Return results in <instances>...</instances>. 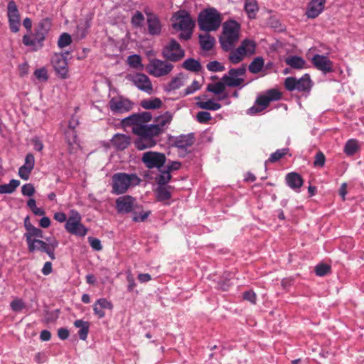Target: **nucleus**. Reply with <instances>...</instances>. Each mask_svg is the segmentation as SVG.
<instances>
[{
  "mask_svg": "<svg viewBox=\"0 0 364 364\" xmlns=\"http://www.w3.org/2000/svg\"><path fill=\"white\" fill-rule=\"evenodd\" d=\"M240 24L235 20H228L223 24V32L219 38L221 48L225 51L231 50L240 38Z\"/></svg>",
  "mask_w": 364,
  "mask_h": 364,
  "instance_id": "2",
  "label": "nucleus"
},
{
  "mask_svg": "<svg viewBox=\"0 0 364 364\" xmlns=\"http://www.w3.org/2000/svg\"><path fill=\"white\" fill-rule=\"evenodd\" d=\"M33 246L35 247V251L40 250L41 252H44L48 254V255L52 260H54L55 259V254H53L50 251L48 243L45 242L44 241L41 240L34 241Z\"/></svg>",
  "mask_w": 364,
  "mask_h": 364,
  "instance_id": "40",
  "label": "nucleus"
},
{
  "mask_svg": "<svg viewBox=\"0 0 364 364\" xmlns=\"http://www.w3.org/2000/svg\"><path fill=\"white\" fill-rule=\"evenodd\" d=\"M246 73V67L245 65L238 68H231L228 73L222 77L228 87H235L241 85L244 82V78Z\"/></svg>",
  "mask_w": 364,
  "mask_h": 364,
  "instance_id": "12",
  "label": "nucleus"
},
{
  "mask_svg": "<svg viewBox=\"0 0 364 364\" xmlns=\"http://www.w3.org/2000/svg\"><path fill=\"white\" fill-rule=\"evenodd\" d=\"M74 326L80 328L78 336L81 340L85 341L87 338L89 332V323L82 320H76L74 322Z\"/></svg>",
  "mask_w": 364,
  "mask_h": 364,
  "instance_id": "34",
  "label": "nucleus"
},
{
  "mask_svg": "<svg viewBox=\"0 0 364 364\" xmlns=\"http://www.w3.org/2000/svg\"><path fill=\"white\" fill-rule=\"evenodd\" d=\"M109 107L114 112L122 113L129 111L132 107V104L128 100L112 98L109 101Z\"/></svg>",
  "mask_w": 364,
  "mask_h": 364,
  "instance_id": "19",
  "label": "nucleus"
},
{
  "mask_svg": "<svg viewBox=\"0 0 364 364\" xmlns=\"http://www.w3.org/2000/svg\"><path fill=\"white\" fill-rule=\"evenodd\" d=\"M331 272V267L327 264H318L315 267V272L317 276L323 277Z\"/></svg>",
  "mask_w": 364,
  "mask_h": 364,
  "instance_id": "45",
  "label": "nucleus"
},
{
  "mask_svg": "<svg viewBox=\"0 0 364 364\" xmlns=\"http://www.w3.org/2000/svg\"><path fill=\"white\" fill-rule=\"evenodd\" d=\"M88 240L90 246L95 250L100 251L102 250V246L99 239L90 237L88 238Z\"/></svg>",
  "mask_w": 364,
  "mask_h": 364,
  "instance_id": "60",
  "label": "nucleus"
},
{
  "mask_svg": "<svg viewBox=\"0 0 364 364\" xmlns=\"http://www.w3.org/2000/svg\"><path fill=\"white\" fill-rule=\"evenodd\" d=\"M285 179L287 185L294 190L299 189L304 183L302 177L296 172L289 173Z\"/></svg>",
  "mask_w": 364,
  "mask_h": 364,
  "instance_id": "26",
  "label": "nucleus"
},
{
  "mask_svg": "<svg viewBox=\"0 0 364 364\" xmlns=\"http://www.w3.org/2000/svg\"><path fill=\"white\" fill-rule=\"evenodd\" d=\"M50 26L51 23L48 19H43L41 22H39L36 28L42 31L43 33H47L50 28Z\"/></svg>",
  "mask_w": 364,
  "mask_h": 364,
  "instance_id": "53",
  "label": "nucleus"
},
{
  "mask_svg": "<svg viewBox=\"0 0 364 364\" xmlns=\"http://www.w3.org/2000/svg\"><path fill=\"white\" fill-rule=\"evenodd\" d=\"M200 88V85L198 81L193 80L190 86L186 87L184 90V95H188L193 94L196 91L198 90Z\"/></svg>",
  "mask_w": 364,
  "mask_h": 364,
  "instance_id": "54",
  "label": "nucleus"
},
{
  "mask_svg": "<svg viewBox=\"0 0 364 364\" xmlns=\"http://www.w3.org/2000/svg\"><path fill=\"white\" fill-rule=\"evenodd\" d=\"M140 105L145 109H157L161 107L163 103L159 98L154 97L143 100Z\"/></svg>",
  "mask_w": 364,
  "mask_h": 364,
  "instance_id": "33",
  "label": "nucleus"
},
{
  "mask_svg": "<svg viewBox=\"0 0 364 364\" xmlns=\"http://www.w3.org/2000/svg\"><path fill=\"white\" fill-rule=\"evenodd\" d=\"M35 159L34 156L32 154H28L25 158V164L24 166L28 167V168H31L33 170L34 167Z\"/></svg>",
  "mask_w": 364,
  "mask_h": 364,
  "instance_id": "62",
  "label": "nucleus"
},
{
  "mask_svg": "<svg viewBox=\"0 0 364 364\" xmlns=\"http://www.w3.org/2000/svg\"><path fill=\"white\" fill-rule=\"evenodd\" d=\"M173 115L169 112H166L164 114L159 116L155 119V124H151L157 127L159 130V135L164 132V127L169 124L172 121Z\"/></svg>",
  "mask_w": 364,
  "mask_h": 364,
  "instance_id": "27",
  "label": "nucleus"
},
{
  "mask_svg": "<svg viewBox=\"0 0 364 364\" xmlns=\"http://www.w3.org/2000/svg\"><path fill=\"white\" fill-rule=\"evenodd\" d=\"M19 185L18 180L12 179L8 184L0 185V193H12Z\"/></svg>",
  "mask_w": 364,
  "mask_h": 364,
  "instance_id": "39",
  "label": "nucleus"
},
{
  "mask_svg": "<svg viewBox=\"0 0 364 364\" xmlns=\"http://www.w3.org/2000/svg\"><path fill=\"white\" fill-rule=\"evenodd\" d=\"M225 86L227 85H225V82L221 80V81L216 83L208 84L207 86V90L214 93L215 95H220L225 91Z\"/></svg>",
  "mask_w": 364,
  "mask_h": 364,
  "instance_id": "41",
  "label": "nucleus"
},
{
  "mask_svg": "<svg viewBox=\"0 0 364 364\" xmlns=\"http://www.w3.org/2000/svg\"><path fill=\"white\" fill-rule=\"evenodd\" d=\"M269 100L266 95H259L256 99L255 105L251 107L247 110V113L250 114H255L261 112L269 106Z\"/></svg>",
  "mask_w": 364,
  "mask_h": 364,
  "instance_id": "25",
  "label": "nucleus"
},
{
  "mask_svg": "<svg viewBox=\"0 0 364 364\" xmlns=\"http://www.w3.org/2000/svg\"><path fill=\"white\" fill-rule=\"evenodd\" d=\"M326 158L324 154L321 151H318L315 156V160L314 165L315 166L322 167L324 166Z\"/></svg>",
  "mask_w": 364,
  "mask_h": 364,
  "instance_id": "56",
  "label": "nucleus"
},
{
  "mask_svg": "<svg viewBox=\"0 0 364 364\" xmlns=\"http://www.w3.org/2000/svg\"><path fill=\"white\" fill-rule=\"evenodd\" d=\"M32 169L24 166L23 165L19 168L18 175L23 180H28Z\"/></svg>",
  "mask_w": 364,
  "mask_h": 364,
  "instance_id": "59",
  "label": "nucleus"
},
{
  "mask_svg": "<svg viewBox=\"0 0 364 364\" xmlns=\"http://www.w3.org/2000/svg\"><path fill=\"white\" fill-rule=\"evenodd\" d=\"M173 23L172 26L174 29L181 31H192L194 26V21L190 14L185 10H180L176 12L173 16Z\"/></svg>",
  "mask_w": 364,
  "mask_h": 364,
  "instance_id": "9",
  "label": "nucleus"
},
{
  "mask_svg": "<svg viewBox=\"0 0 364 364\" xmlns=\"http://www.w3.org/2000/svg\"><path fill=\"white\" fill-rule=\"evenodd\" d=\"M81 215L77 210H70L65 223L66 230L73 235L84 237L87 234V230L81 223Z\"/></svg>",
  "mask_w": 364,
  "mask_h": 364,
  "instance_id": "6",
  "label": "nucleus"
},
{
  "mask_svg": "<svg viewBox=\"0 0 364 364\" xmlns=\"http://www.w3.org/2000/svg\"><path fill=\"white\" fill-rule=\"evenodd\" d=\"M196 119L199 123L207 124L211 119V115L208 112L201 111L197 113Z\"/></svg>",
  "mask_w": 364,
  "mask_h": 364,
  "instance_id": "50",
  "label": "nucleus"
},
{
  "mask_svg": "<svg viewBox=\"0 0 364 364\" xmlns=\"http://www.w3.org/2000/svg\"><path fill=\"white\" fill-rule=\"evenodd\" d=\"M11 308L14 311H20L24 308V304L21 299H14L11 302Z\"/></svg>",
  "mask_w": 364,
  "mask_h": 364,
  "instance_id": "57",
  "label": "nucleus"
},
{
  "mask_svg": "<svg viewBox=\"0 0 364 364\" xmlns=\"http://www.w3.org/2000/svg\"><path fill=\"white\" fill-rule=\"evenodd\" d=\"M313 65L324 74L333 71V64L330 59L323 55L316 54L311 59Z\"/></svg>",
  "mask_w": 364,
  "mask_h": 364,
  "instance_id": "16",
  "label": "nucleus"
},
{
  "mask_svg": "<svg viewBox=\"0 0 364 364\" xmlns=\"http://www.w3.org/2000/svg\"><path fill=\"white\" fill-rule=\"evenodd\" d=\"M197 105L198 107L207 110L216 111L221 108V105L220 103L215 102L212 100H208L204 102H199L197 103Z\"/></svg>",
  "mask_w": 364,
  "mask_h": 364,
  "instance_id": "42",
  "label": "nucleus"
},
{
  "mask_svg": "<svg viewBox=\"0 0 364 364\" xmlns=\"http://www.w3.org/2000/svg\"><path fill=\"white\" fill-rule=\"evenodd\" d=\"M326 0H311L308 6L306 14L308 18H315L323 10Z\"/></svg>",
  "mask_w": 364,
  "mask_h": 364,
  "instance_id": "21",
  "label": "nucleus"
},
{
  "mask_svg": "<svg viewBox=\"0 0 364 364\" xmlns=\"http://www.w3.org/2000/svg\"><path fill=\"white\" fill-rule=\"evenodd\" d=\"M113 309V304L105 298H101L97 299L93 305V311L95 315L99 318H102L105 316L104 309L112 310Z\"/></svg>",
  "mask_w": 364,
  "mask_h": 364,
  "instance_id": "22",
  "label": "nucleus"
},
{
  "mask_svg": "<svg viewBox=\"0 0 364 364\" xmlns=\"http://www.w3.org/2000/svg\"><path fill=\"white\" fill-rule=\"evenodd\" d=\"M264 65V59L262 57H257L250 63L248 70L252 74H257L262 70Z\"/></svg>",
  "mask_w": 364,
  "mask_h": 364,
  "instance_id": "37",
  "label": "nucleus"
},
{
  "mask_svg": "<svg viewBox=\"0 0 364 364\" xmlns=\"http://www.w3.org/2000/svg\"><path fill=\"white\" fill-rule=\"evenodd\" d=\"M285 63L291 68L297 70L304 68L306 65V61L301 57L297 55H291L287 58Z\"/></svg>",
  "mask_w": 364,
  "mask_h": 364,
  "instance_id": "29",
  "label": "nucleus"
},
{
  "mask_svg": "<svg viewBox=\"0 0 364 364\" xmlns=\"http://www.w3.org/2000/svg\"><path fill=\"white\" fill-rule=\"evenodd\" d=\"M162 55L167 60L178 62L184 57L185 52L175 39H171L164 48Z\"/></svg>",
  "mask_w": 364,
  "mask_h": 364,
  "instance_id": "10",
  "label": "nucleus"
},
{
  "mask_svg": "<svg viewBox=\"0 0 364 364\" xmlns=\"http://www.w3.org/2000/svg\"><path fill=\"white\" fill-rule=\"evenodd\" d=\"M244 299L250 301L252 304L256 303L257 296L255 293L252 291H247L243 294Z\"/></svg>",
  "mask_w": 364,
  "mask_h": 364,
  "instance_id": "63",
  "label": "nucleus"
},
{
  "mask_svg": "<svg viewBox=\"0 0 364 364\" xmlns=\"http://www.w3.org/2000/svg\"><path fill=\"white\" fill-rule=\"evenodd\" d=\"M183 85V75L182 73L178 74L176 77H173L172 80L168 84V90H175L180 88Z\"/></svg>",
  "mask_w": 364,
  "mask_h": 364,
  "instance_id": "43",
  "label": "nucleus"
},
{
  "mask_svg": "<svg viewBox=\"0 0 364 364\" xmlns=\"http://www.w3.org/2000/svg\"><path fill=\"white\" fill-rule=\"evenodd\" d=\"M127 62L128 64L134 68H138L142 66L141 59L139 55H132L129 56Z\"/></svg>",
  "mask_w": 364,
  "mask_h": 364,
  "instance_id": "47",
  "label": "nucleus"
},
{
  "mask_svg": "<svg viewBox=\"0 0 364 364\" xmlns=\"http://www.w3.org/2000/svg\"><path fill=\"white\" fill-rule=\"evenodd\" d=\"M36 77L40 80L46 81L48 80L47 70L45 68H40L34 72Z\"/></svg>",
  "mask_w": 364,
  "mask_h": 364,
  "instance_id": "61",
  "label": "nucleus"
},
{
  "mask_svg": "<svg viewBox=\"0 0 364 364\" xmlns=\"http://www.w3.org/2000/svg\"><path fill=\"white\" fill-rule=\"evenodd\" d=\"M195 142L194 134L190 133L188 134H183L176 137L173 140L174 146L181 149H186L191 146Z\"/></svg>",
  "mask_w": 364,
  "mask_h": 364,
  "instance_id": "23",
  "label": "nucleus"
},
{
  "mask_svg": "<svg viewBox=\"0 0 364 364\" xmlns=\"http://www.w3.org/2000/svg\"><path fill=\"white\" fill-rule=\"evenodd\" d=\"M21 192L23 196H31L35 193L34 186L31 183H26L22 186Z\"/></svg>",
  "mask_w": 364,
  "mask_h": 364,
  "instance_id": "55",
  "label": "nucleus"
},
{
  "mask_svg": "<svg viewBox=\"0 0 364 364\" xmlns=\"http://www.w3.org/2000/svg\"><path fill=\"white\" fill-rule=\"evenodd\" d=\"M159 129L151 125L136 127L134 129V134L138 137L134 141V146L138 150H144L154 146L159 136Z\"/></svg>",
  "mask_w": 364,
  "mask_h": 364,
  "instance_id": "1",
  "label": "nucleus"
},
{
  "mask_svg": "<svg viewBox=\"0 0 364 364\" xmlns=\"http://www.w3.org/2000/svg\"><path fill=\"white\" fill-rule=\"evenodd\" d=\"M201 48L204 50H210L215 44V39L208 33L199 36Z\"/></svg>",
  "mask_w": 364,
  "mask_h": 364,
  "instance_id": "32",
  "label": "nucleus"
},
{
  "mask_svg": "<svg viewBox=\"0 0 364 364\" xmlns=\"http://www.w3.org/2000/svg\"><path fill=\"white\" fill-rule=\"evenodd\" d=\"M266 95L267 98H269L270 102L272 101L279 100L282 98V93L276 89H271L267 90Z\"/></svg>",
  "mask_w": 364,
  "mask_h": 364,
  "instance_id": "51",
  "label": "nucleus"
},
{
  "mask_svg": "<svg viewBox=\"0 0 364 364\" xmlns=\"http://www.w3.org/2000/svg\"><path fill=\"white\" fill-rule=\"evenodd\" d=\"M149 215H150L149 211L143 212V213H140L139 215L135 214L134 216L133 217V220L134 222H143L148 218V216Z\"/></svg>",
  "mask_w": 364,
  "mask_h": 364,
  "instance_id": "64",
  "label": "nucleus"
},
{
  "mask_svg": "<svg viewBox=\"0 0 364 364\" xmlns=\"http://www.w3.org/2000/svg\"><path fill=\"white\" fill-rule=\"evenodd\" d=\"M173 69V64L156 58L150 60L146 66L147 72L156 77L167 75Z\"/></svg>",
  "mask_w": 364,
  "mask_h": 364,
  "instance_id": "8",
  "label": "nucleus"
},
{
  "mask_svg": "<svg viewBox=\"0 0 364 364\" xmlns=\"http://www.w3.org/2000/svg\"><path fill=\"white\" fill-rule=\"evenodd\" d=\"M160 173L155 177V181L158 184L159 186H166V185L171 180L172 176L171 174L165 170L159 169Z\"/></svg>",
  "mask_w": 364,
  "mask_h": 364,
  "instance_id": "38",
  "label": "nucleus"
},
{
  "mask_svg": "<svg viewBox=\"0 0 364 364\" xmlns=\"http://www.w3.org/2000/svg\"><path fill=\"white\" fill-rule=\"evenodd\" d=\"M255 48L256 44L253 41L245 39L237 48L230 50L228 58L232 63H239L246 55L254 54Z\"/></svg>",
  "mask_w": 364,
  "mask_h": 364,
  "instance_id": "5",
  "label": "nucleus"
},
{
  "mask_svg": "<svg viewBox=\"0 0 364 364\" xmlns=\"http://www.w3.org/2000/svg\"><path fill=\"white\" fill-rule=\"evenodd\" d=\"M181 168V163L177 161H170L166 166V170L170 173L173 171H178Z\"/></svg>",
  "mask_w": 364,
  "mask_h": 364,
  "instance_id": "58",
  "label": "nucleus"
},
{
  "mask_svg": "<svg viewBox=\"0 0 364 364\" xmlns=\"http://www.w3.org/2000/svg\"><path fill=\"white\" fill-rule=\"evenodd\" d=\"M207 68L209 71L211 72H220L225 70L224 65H223L218 61L214 60L211 61L207 65Z\"/></svg>",
  "mask_w": 364,
  "mask_h": 364,
  "instance_id": "49",
  "label": "nucleus"
},
{
  "mask_svg": "<svg viewBox=\"0 0 364 364\" xmlns=\"http://www.w3.org/2000/svg\"><path fill=\"white\" fill-rule=\"evenodd\" d=\"M112 144L118 150H124L130 144V137L125 134H117L112 139Z\"/></svg>",
  "mask_w": 364,
  "mask_h": 364,
  "instance_id": "28",
  "label": "nucleus"
},
{
  "mask_svg": "<svg viewBox=\"0 0 364 364\" xmlns=\"http://www.w3.org/2000/svg\"><path fill=\"white\" fill-rule=\"evenodd\" d=\"M7 9L10 29L16 33L20 27V15L16 3L14 1H9Z\"/></svg>",
  "mask_w": 364,
  "mask_h": 364,
  "instance_id": "15",
  "label": "nucleus"
},
{
  "mask_svg": "<svg viewBox=\"0 0 364 364\" xmlns=\"http://www.w3.org/2000/svg\"><path fill=\"white\" fill-rule=\"evenodd\" d=\"M144 17L141 12L136 11L132 16L131 22L135 27H141L142 26Z\"/></svg>",
  "mask_w": 364,
  "mask_h": 364,
  "instance_id": "48",
  "label": "nucleus"
},
{
  "mask_svg": "<svg viewBox=\"0 0 364 364\" xmlns=\"http://www.w3.org/2000/svg\"><path fill=\"white\" fill-rule=\"evenodd\" d=\"M289 149H277L275 152L272 153L269 158L268 159L267 162L275 163L278 161L279 159L283 158L285 155L288 154Z\"/></svg>",
  "mask_w": 364,
  "mask_h": 364,
  "instance_id": "44",
  "label": "nucleus"
},
{
  "mask_svg": "<svg viewBox=\"0 0 364 364\" xmlns=\"http://www.w3.org/2000/svg\"><path fill=\"white\" fill-rule=\"evenodd\" d=\"M141 161L149 169H160L165 164L166 157L163 153L149 151L143 154Z\"/></svg>",
  "mask_w": 364,
  "mask_h": 364,
  "instance_id": "11",
  "label": "nucleus"
},
{
  "mask_svg": "<svg viewBox=\"0 0 364 364\" xmlns=\"http://www.w3.org/2000/svg\"><path fill=\"white\" fill-rule=\"evenodd\" d=\"M284 87L287 90L292 92H309L312 87V82L308 74H305L299 79L294 77H288L284 80Z\"/></svg>",
  "mask_w": 364,
  "mask_h": 364,
  "instance_id": "7",
  "label": "nucleus"
},
{
  "mask_svg": "<svg viewBox=\"0 0 364 364\" xmlns=\"http://www.w3.org/2000/svg\"><path fill=\"white\" fill-rule=\"evenodd\" d=\"M65 137L68 144L71 146L77 142V134L75 130H68L65 132Z\"/></svg>",
  "mask_w": 364,
  "mask_h": 364,
  "instance_id": "52",
  "label": "nucleus"
},
{
  "mask_svg": "<svg viewBox=\"0 0 364 364\" xmlns=\"http://www.w3.org/2000/svg\"><path fill=\"white\" fill-rule=\"evenodd\" d=\"M244 8L250 18H255L259 11V6L256 0H245Z\"/></svg>",
  "mask_w": 364,
  "mask_h": 364,
  "instance_id": "31",
  "label": "nucleus"
},
{
  "mask_svg": "<svg viewBox=\"0 0 364 364\" xmlns=\"http://www.w3.org/2000/svg\"><path fill=\"white\" fill-rule=\"evenodd\" d=\"M135 198L127 195L119 197L116 200V208L119 213H128L132 212L136 207Z\"/></svg>",
  "mask_w": 364,
  "mask_h": 364,
  "instance_id": "17",
  "label": "nucleus"
},
{
  "mask_svg": "<svg viewBox=\"0 0 364 364\" xmlns=\"http://www.w3.org/2000/svg\"><path fill=\"white\" fill-rule=\"evenodd\" d=\"M173 188L171 186H158L156 189V199L158 201L164 202L165 200H168L171 198V193L170 192V189Z\"/></svg>",
  "mask_w": 364,
  "mask_h": 364,
  "instance_id": "30",
  "label": "nucleus"
},
{
  "mask_svg": "<svg viewBox=\"0 0 364 364\" xmlns=\"http://www.w3.org/2000/svg\"><path fill=\"white\" fill-rule=\"evenodd\" d=\"M359 150L358 141L355 139L348 140L344 146V152L347 156H353Z\"/></svg>",
  "mask_w": 364,
  "mask_h": 364,
  "instance_id": "35",
  "label": "nucleus"
},
{
  "mask_svg": "<svg viewBox=\"0 0 364 364\" xmlns=\"http://www.w3.org/2000/svg\"><path fill=\"white\" fill-rule=\"evenodd\" d=\"M182 67L191 72L198 73L201 70V65L199 61L193 58L186 59L182 64Z\"/></svg>",
  "mask_w": 364,
  "mask_h": 364,
  "instance_id": "36",
  "label": "nucleus"
},
{
  "mask_svg": "<svg viewBox=\"0 0 364 364\" xmlns=\"http://www.w3.org/2000/svg\"><path fill=\"white\" fill-rule=\"evenodd\" d=\"M71 43L72 38L70 35L67 33H63L59 37V39L58 41V46L59 48H63L70 45Z\"/></svg>",
  "mask_w": 364,
  "mask_h": 364,
  "instance_id": "46",
  "label": "nucleus"
},
{
  "mask_svg": "<svg viewBox=\"0 0 364 364\" xmlns=\"http://www.w3.org/2000/svg\"><path fill=\"white\" fill-rule=\"evenodd\" d=\"M222 15L215 8L203 10L198 16V25L201 31L205 32L217 31L222 23Z\"/></svg>",
  "mask_w": 364,
  "mask_h": 364,
  "instance_id": "3",
  "label": "nucleus"
},
{
  "mask_svg": "<svg viewBox=\"0 0 364 364\" xmlns=\"http://www.w3.org/2000/svg\"><path fill=\"white\" fill-rule=\"evenodd\" d=\"M24 237H26V242L28 245V251L33 252L35 251V247L33 246L34 241L38 240V239H35L33 237L42 238L43 237V231L36 228L35 226L31 228L24 234Z\"/></svg>",
  "mask_w": 364,
  "mask_h": 364,
  "instance_id": "20",
  "label": "nucleus"
},
{
  "mask_svg": "<svg viewBox=\"0 0 364 364\" xmlns=\"http://www.w3.org/2000/svg\"><path fill=\"white\" fill-rule=\"evenodd\" d=\"M132 82L141 90L151 93L153 90L149 78L144 74L137 73L132 77Z\"/></svg>",
  "mask_w": 364,
  "mask_h": 364,
  "instance_id": "18",
  "label": "nucleus"
},
{
  "mask_svg": "<svg viewBox=\"0 0 364 364\" xmlns=\"http://www.w3.org/2000/svg\"><path fill=\"white\" fill-rule=\"evenodd\" d=\"M147 26L148 32L150 35H160L162 26L158 16L152 14H149L147 17Z\"/></svg>",
  "mask_w": 364,
  "mask_h": 364,
  "instance_id": "24",
  "label": "nucleus"
},
{
  "mask_svg": "<svg viewBox=\"0 0 364 364\" xmlns=\"http://www.w3.org/2000/svg\"><path fill=\"white\" fill-rule=\"evenodd\" d=\"M51 62L56 73L62 79L68 77V67L65 56L62 54H55L52 58Z\"/></svg>",
  "mask_w": 364,
  "mask_h": 364,
  "instance_id": "14",
  "label": "nucleus"
},
{
  "mask_svg": "<svg viewBox=\"0 0 364 364\" xmlns=\"http://www.w3.org/2000/svg\"><path fill=\"white\" fill-rule=\"evenodd\" d=\"M112 193L117 195L124 193L130 186L139 185L141 179L135 173H117L112 177Z\"/></svg>",
  "mask_w": 364,
  "mask_h": 364,
  "instance_id": "4",
  "label": "nucleus"
},
{
  "mask_svg": "<svg viewBox=\"0 0 364 364\" xmlns=\"http://www.w3.org/2000/svg\"><path fill=\"white\" fill-rule=\"evenodd\" d=\"M152 116L150 112H143L133 114L124 118L122 119V124L124 127H132V132L134 133V129L136 127L146 125V123L150 122Z\"/></svg>",
  "mask_w": 364,
  "mask_h": 364,
  "instance_id": "13",
  "label": "nucleus"
}]
</instances>
